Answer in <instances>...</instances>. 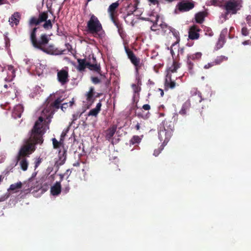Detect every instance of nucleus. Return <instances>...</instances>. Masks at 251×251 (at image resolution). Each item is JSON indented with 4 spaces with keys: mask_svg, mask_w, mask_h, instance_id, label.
<instances>
[{
    "mask_svg": "<svg viewBox=\"0 0 251 251\" xmlns=\"http://www.w3.org/2000/svg\"><path fill=\"white\" fill-rule=\"evenodd\" d=\"M43 121L44 118L40 117L36 121L26 144L21 147L18 152L17 156V161H19L21 158L28 157L35 150V145L38 144H41L43 143V135L45 133L43 129Z\"/></svg>",
    "mask_w": 251,
    "mask_h": 251,
    "instance_id": "1",
    "label": "nucleus"
},
{
    "mask_svg": "<svg viewBox=\"0 0 251 251\" xmlns=\"http://www.w3.org/2000/svg\"><path fill=\"white\" fill-rule=\"evenodd\" d=\"M39 27H35L31 31L30 35V40L32 46L43 52L49 54L60 55L63 53L65 50H61L56 48L54 45H50L46 47L48 44L49 39L46 34H42L40 37L39 40L36 38V32Z\"/></svg>",
    "mask_w": 251,
    "mask_h": 251,
    "instance_id": "2",
    "label": "nucleus"
},
{
    "mask_svg": "<svg viewBox=\"0 0 251 251\" xmlns=\"http://www.w3.org/2000/svg\"><path fill=\"white\" fill-rule=\"evenodd\" d=\"M86 28L87 32L92 34L95 38H102L105 35L101 24L94 14L91 15L90 18L87 23Z\"/></svg>",
    "mask_w": 251,
    "mask_h": 251,
    "instance_id": "3",
    "label": "nucleus"
},
{
    "mask_svg": "<svg viewBox=\"0 0 251 251\" xmlns=\"http://www.w3.org/2000/svg\"><path fill=\"white\" fill-rule=\"evenodd\" d=\"M48 18V13L47 11L42 12L39 13L38 18L32 17L29 21V25L30 26L38 25L42 22H45L43 27L46 30L51 29L52 27V23L50 20H47Z\"/></svg>",
    "mask_w": 251,
    "mask_h": 251,
    "instance_id": "4",
    "label": "nucleus"
},
{
    "mask_svg": "<svg viewBox=\"0 0 251 251\" xmlns=\"http://www.w3.org/2000/svg\"><path fill=\"white\" fill-rule=\"evenodd\" d=\"M242 7L241 0H227L224 2L223 9L225 10V16L235 15Z\"/></svg>",
    "mask_w": 251,
    "mask_h": 251,
    "instance_id": "5",
    "label": "nucleus"
},
{
    "mask_svg": "<svg viewBox=\"0 0 251 251\" xmlns=\"http://www.w3.org/2000/svg\"><path fill=\"white\" fill-rule=\"evenodd\" d=\"M57 79L62 86L65 85L69 82V74L67 67H65L61 70H57Z\"/></svg>",
    "mask_w": 251,
    "mask_h": 251,
    "instance_id": "6",
    "label": "nucleus"
},
{
    "mask_svg": "<svg viewBox=\"0 0 251 251\" xmlns=\"http://www.w3.org/2000/svg\"><path fill=\"white\" fill-rule=\"evenodd\" d=\"M172 135L173 133L171 132V130L169 131L167 130L162 128L161 127H160V129L158 131V138L161 141H163L162 144L166 146L171 139Z\"/></svg>",
    "mask_w": 251,
    "mask_h": 251,
    "instance_id": "7",
    "label": "nucleus"
},
{
    "mask_svg": "<svg viewBox=\"0 0 251 251\" xmlns=\"http://www.w3.org/2000/svg\"><path fill=\"white\" fill-rule=\"evenodd\" d=\"M194 6L195 4L193 1L184 0L178 2L176 7L179 11L183 12L192 9Z\"/></svg>",
    "mask_w": 251,
    "mask_h": 251,
    "instance_id": "8",
    "label": "nucleus"
},
{
    "mask_svg": "<svg viewBox=\"0 0 251 251\" xmlns=\"http://www.w3.org/2000/svg\"><path fill=\"white\" fill-rule=\"evenodd\" d=\"M201 30L197 25H193L189 28L188 32L189 38L191 40H197L200 37L199 32Z\"/></svg>",
    "mask_w": 251,
    "mask_h": 251,
    "instance_id": "9",
    "label": "nucleus"
},
{
    "mask_svg": "<svg viewBox=\"0 0 251 251\" xmlns=\"http://www.w3.org/2000/svg\"><path fill=\"white\" fill-rule=\"evenodd\" d=\"M119 2L117 1L114 3L111 4L107 9V12L109 15L110 19H113V18L117 17V9L119 6Z\"/></svg>",
    "mask_w": 251,
    "mask_h": 251,
    "instance_id": "10",
    "label": "nucleus"
},
{
    "mask_svg": "<svg viewBox=\"0 0 251 251\" xmlns=\"http://www.w3.org/2000/svg\"><path fill=\"white\" fill-rule=\"evenodd\" d=\"M117 128V125H113L105 131V138L106 140L111 141L113 144V137Z\"/></svg>",
    "mask_w": 251,
    "mask_h": 251,
    "instance_id": "11",
    "label": "nucleus"
},
{
    "mask_svg": "<svg viewBox=\"0 0 251 251\" xmlns=\"http://www.w3.org/2000/svg\"><path fill=\"white\" fill-rule=\"evenodd\" d=\"M125 50L128 58L130 59L131 62L134 66H138L139 63H140V59L136 56L133 52L128 48H125Z\"/></svg>",
    "mask_w": 251,
    "mask_h": 251,
    "instance_id": "12",
    "label": "nucleus"
},
{
    "mask_svg": "<svg viewBox=\"0 0 251 251\" xmlns=\"http://www.w3.org/2000/svg\"><path fill=\"white\" fill-rule=\"evenodd\" d=\"M162 128L167 130L169 131L171 130V132H173V130L174 129V123L170 119L168 118L165 119V120L162 122Z\"/></svg>",
    "mask_w": 251,
    "mask_h": 251,
    "instance_id": "13",
    "label": "nucleus"
},
{
    "mask_svg": "<svg viewBox=\"0 0 251 251\" xmlns=\"http://www.w3.org/2000/svg\"><path fill=\"white\" fill-rule=\"evenodd\" d=\"M63 100V99H62L61 97H59L55 100L53 102L51 103L50 106V109L52 110V111L51 112V115L54 114V111L55 110H57L60 108L61 103L62 102Z\"/></svg>",
    "mask_w": 251,
    "mask_h": 251,
    "instance_id": "14",
    "label": "nucleus"
},
{
    "mask_svg": "<svg viewBox=\"0 0 251 251\" xmlns=\"http://www.w3.org/2000/svg\"><path fill=\"white\" fill-rule=\"evenodd\" d=\"M61 192L60 181H56L50 188V193L53 196H58Z\"/></svg>",
    "mask_w": 251,
    "mask_h": 251,
    "instance_id": "15",
    "label": "nucleus"
},
{
    "mask_svg": "<svg viewBox=\"0 0 251 251\" xmlns=\"http://www.w3.org/2000/svg\"><path fill=\"white\" fill-rule=\"evenodd\" d=\"M176 85V84L175 80H172V76L169 74L168 75H166L165 82V88L166 89L169 88L173 89L175 88Z\"/></svg>",
    "mask_w": 251,
    "mask_h": 251,
    "instance_id": "16",
    "label": "nucleus"
},
{
    "mask_svg": "<svg viewBox=\"0 0 251 251\" xmlns=\"http://www.w3.org/2000/svg\"><path fill=\"white\" fill-rule=\"evenodd\" d=\"M21 19V15L18 12H15L12 15L11 17L9 19V22L11 26L14 25H17Z\"/></svg>",
    "mask_w": 251,
    "mask_h": 251,
    "instance_id": "17",
    "label": "nucleus"
},
{
    "mask_svg": "<svg viewBox=\"0 0 251 251\" xmlns=\"http://www.w3.org/2000/svg\"><path fill=\"white\" fill-rule=\"evenodd\" d=\"M23 111V106L21 104L17 105L14 108L12 116L14 118H20Z\"/></svg>",
    "mask_w": 251,
    "mask_h": 251,
    "instance_id": "18",
    "label": "nucleus"
},
{
    "mask_svg": "<svg viewBox=\"0 0 251 251\" xmlns=\"http://www.w3.org/2000/svg\"><path fill=\"white\" fill-rule=\"evenodd\" d=\"M87 65L90 70L97 72L100 75L102 78H105V75L101 74V71L100 64H98L97 63L91 64L89 62V64H87Z\"/></svg>",
    "mask_w": 251,
    "mask_h": 251,
    "instance_id": "19",
    "label": "nucleus"
},
{
    "mask_svg": "<svg viewBox=\"0 0 251 251\" xmlns=\"http://www.w3.org/2000/svg\"><path fill=\"white\" fill-rule=\"evenodd\" d=\"M33 179L32 178L28 179V180L27 182H25L24 183V189H23V192L25 193H29L31 190L34 188L33 186V183L32 182Z\"/></svg>",
    "mask_w": 251,
    "mask_h": 251,
    "instance_id": "20",
    "label": "nucleus"
},
{
    "mask_svg": "<svg viewBox=\"0 0 251 251\" xmlns=\"http://www.w3.org/2000/svg\"><path fill=\"white\" fill-rule=\"evenodd\" d=\"M206 16V12L205 11H201L195 14V19L196 23L202 24L204 21V18Z\"/></svg>",
    "mask_w": 251,
    "mask_h": 251,
    "instance_id": "21",
    "label": "nucleus"
},
{
    "mask_svg": "<svg viewBox=\"0 0 251 251\" xmlns=\"http://www.w3.org/2000/svg\"><path fill=\"white\" fill-rule=\"evenodd\" d=\"M191 107V102L190 100H186L182 105L181 109L179 113L180 115H185L186 114L187 111H188Z\"/></svg>",
    "mask_w": 251,
    "mask_h": 251,
    "instance_id": "22",
    "label": "nucleus"
},
{
    "mask_svg": "<svg viewBox=\"0 0 251 251\" xmlns=\"http://www.w3.org/2000/svg\"><path fill=\"white\" fill-rule=\"evenodd\" d=\"M180 65L176 61H174L172 65L167 70V75L169 74L172 76V74L176 72L177 70L180 67Z\"/></svg>",
    "mask_w": 251,
    "mask_h": 251,
    "instance_id": "23",
    "label": "nucleus"
},
{
    "mask_svg": "<svg viewBox=\"0 0 251 251\" xmlns=\"http://www.w3.org/2000/svg\"><path fill=\"white\" fill-rule=\"evenodd\" d=\"M77 62L78 63V65L77 67V69L79 71H84L86 67H88L87 64H89V62H86V60L85 59H78Z\"/></svg>",
    "mask_w": 251,
    "mask_h": 251,
    "instance_id": "24",
    "label": "nucleus"
},
{
    "mask_svg": "<svg viewBox=\"0 0 251 251\" xmlns=\"http://www.w3.org/2000/svg\"><path fill=\"white\" fill-rule=\"evenodd\" d=\"M101 103L100 101L98 102L95 108L92 109L90 110L88 113L89 116H96L100 112L101 109Z\"/></svg>",
    "mask_w": 251,
    "mask_h": 251,
    "instance_id": "25",
    "label": "nucleus"
},
{
    "mask_svg": "<svg viewBox=\"0 0 251 251\" xmlns=\"http://www.w3.org/2000/svg\"><path fill=\"white\" fill-rule=\"evenodd\" d=\"M94 88L93 87L90 88L89 92L86 94V100L91 103L94 102Z\"/></svg>",
    "mask_w": 251,
    "mask_h": 251,
    "instance_id": "26",
    "label": "nucleus"
},
{
    "mask_svg": "<svg viewBox=\"0 0 251 251\" xmlns=\"http://www.w3.org/2000/svg\"><path fill=\"white\" fill-rule=\"evenodd\" d=\"M193 99H194L196 101H198L199 102H201L203 100L201 93L200 91H198L197 89L194 90Z\"/></svg>",
    "mask_w": 251,
    "mask_h": 251,
    "instance_id": "27",
    "label": "nucleus"
},
{
    "mask_svg": "<svg viewBox=\"0 0 251 251\" xmlns=\"http://www.w3.org/2000/svg\"><path fill=\"white\" fill-rule=\"evenodd\" d=\"M74 98L72 99L71 101H70L69 102H64L63 103H61V105L60 106L61 109L63 111H65L69 107H72V106L74 104Z\"/></svg>",
    "mask_w": 251,
    "mask_h": 251,
    "instance_id": "28",
    "label": "nucleus"
},
{
    "mask_svg": "<svg viewBox=\"0 0 251 251\" xmlns=\"http://www.w3.org/2000/svg\"><path fill=\"white\" fill-rule=\"evenodd\" d=\"M23 184L21 181L10 185L8 191H15L22 188Z\"/></svg>",
    "mask_w": 251,
    "mask_h": 251,
    "instance_id": "29",
    "label": "nucleus"
},
{
    "mask_svg": "<svg viewBox=\"0 0 251 251\" xmlns=\"http://www.w3.org/2000/svg\"><path fill=\"white\" fill-rule=\"evenodd\" d=\"M21 160L20 161V165L21 169L25 171L27 170L28 165V163L26 158H21Z\"/></svg>",
    "mask_w": 251,
    "mask_h": 251,
    "instance_id": "30",
    "label": "nucleus"
},
{
    "mask_svg": "<svg viewBox=\"0 0 251 251\" xmlns=\"http://www.w3.org/2000/svg\"><path fill=\"white\" fill-rule=\"evenodd\" d=\"M141 138L138 135H134L130 140L129 143L130 145H134L139 144L141 141Z\"/></svg>",
    "mask_w": 251,
    "mask_h": 251,
    "instance_id": "31",
    "label": "nucleus"
},
{
    "mask_svg": "<svg viewBox=\"0 0 251 251\" xmlns=\"http://www.w3.org/2000/svg\"><path fill=\"white\" fill-rule=\"evenodd\" d=\"M201 52H197L195 54H190L187 55V58L189 60H199L201 58Z\"/></svg>",
    "mask_w": 251,
    "mask_h": 251,
    "instance_id": "32",
    "label": "nucleus"
},
{
    "mask_svg": "<svg viewBox=\"0 0 251 251\" xmlns=\"http://www.w3.org/2000/svg\"><path fill=\"white\" fill-rule=\"evenodd\" d=\"M210 3L212 5L219 6L223 8L224 2L222 0H210Z\"/></svg>",
    "mask_w": 251,
    "mask_h": 251,
    "instance_id": "33",
    "label": "nucleus"
},
{
    "mask_svg": "<svg viewBox=\"0 0 251 251\" xmlns=\"http://www.w3.org/2000/svg\"><path fill=\"white\" fill-rule=\"evenodd\" d=\"M227 60V57H226L225 56L221 55L220 56H218L214 60V63L215 65H218V64H220V63H221L223 61H226Z\"/></svg>",
    "mask_w": 251,
    "mask_h": 251,
    "instance_id": "34",
    "label": "nucleus"
},
{
    "mask_svg": "<svg viewBox=\"0 0 251 251\" xmlns=\"http://www.w3.org/2000/svg\"><path fill=\"white\" fill-rule=\"evenodd\" d=\"M111 20L117 28H120L122 26V24L120 22L117 17L113 18V19H111Z\"/></svg>",
    "mask_w": 251,
    "mask_h": 251,
    "instance_id": "35",
    "label": "nucleus"
},
{
    "mask_svg": "<svg viewBox=\"0 0 251 251\" xmlns=\"http://www.w3.org/2000/svg\"><path fill=\"white\" fill-rule=\"evenodd\" d=\"M165 146V145L161 144L160 145V146L157 149H155L154 150V152H153V155L155 156H157L160 154V153L161 152V151L163 150Z\"/></svg>",
    "mask_w": 251,
    "mask_h": 251,
    "instance_id": "36",
    "label": "nucleus"
},
{
    "mask_svg": "<svg viewBox=\"0 0 251 251\" xmlns=\"http://www.w3.org/2000/svg\"><path fill=\"white\" fill-rule=\"evenodd\" d=\"M187 65L189 72L192 73L194 63L191 61V60H189L188 58H187Z\"/></svg>",
    "mask_w": 251,
    "mask_h": 251,
    "instance_id": "37",
    "label": "nucleus"
},
{
    "mask_svg": "<svg viewBox=\"0 0 251 251\" xmlns=\"http://www.w3.org/2000/svg\"><path fill=\"white\" fill-rule=\"evenodd\" d=\"M227 33H228V31H227V29L226 28L223 29L221 32L219 38L225 40L226 37V35L227 34Z\"/></svg>",
    "mask_w": 251,
    "mask_h": 251,
    "instance_id": "38",
    "label": "nucleus"
},
{
    "mask_svg": "<svg viewBox=\"0 0 251 251\" xmlns=\"http://www.w3.org/2000/svg\"><path fill=\"white\" fill-rule=\"evenodd\" d=\"M226 40H224L219 38L216 45L217 49L218 50L222 48Z\"/></svg>",
    "mask_w": 251,
    "mask_h": 251,
    "instance_id": "39",
    "label": "nucleus"
},
{
    "mask_svg": "<svg viewBox=\"0 0 251 251\" xmlns=\"http://www.w3.org/2000/svg\"><path fill=\"white\" fill-rule=\"evenodd\" d=\"M66 151H64L63 153V156L62 157H60V162L59 163V165H62L66 160Z\"/></svg>",
    "mask_w": 251,
    "mask_h": 251,
    "instance_id": "40",
    "label": "nucleus"
},
{
    "mask_svg": "<svg viewBox=\"0 0 251 251\" xmlns=\"http://www.w3.org/2000/svg\"><path fill=\"white\" fill-rule=\"evenodd\" d=\"M52 141L53 148L54 149H57L59 148L61 144V141L60 142H58L55 138H53Z\"/></svg>",
    "mask_w": 251,
    "mask_h": 251,
    "instance_id": "41",
    "label": "nucleus"
},
{
    "mask_svg": "<svg viewBox=\"0 0 251 251\" xmlns=\"http://www.w3.org/2000/svg\"><path fill=\"white\" fill-rule=\"evenodd\" d=\"M131 87L134 93H138L141 90V88L135 84H132Z\"/></svg>",
    "mask_w": 251,
    "mask_h": 251,
    "instance_id": "42",
    "label": "nucleus"
},
{
    "mask_svg": "<svg viewBox=\"0 0 251 251\" xmlns=\"http://www.w3.org/2000/svg\"><path fill=\"white\" fill-rule=\"evenodd\" d=\"M179 41V39H177V41L176 42H175L174 43H173L171 46V49H170V52H171V53L173 57H174V55L175 54V53L174 51V50L173 49V47H175V46L177 45V44L178 43Z\"/></svg>",
    "mask_w": 251,
    "mask_h": 251,
    "instance_id": "43",
    "label": "nucleus"
},
{
    "mask_svg": "<svg viewBox=\"0 0 251 251\" xmlns=\"http://www.w3.org/2000/svg\"><path fill=\"white\" fill-rule=\"evenodd\" d=\"M241 33L243 36H248L249 34V31L246 27H242Z\"/></svg>",
    "mask_w": 251,
    "mask_h": 251,
    "instance_id": "44",
    "label": "nucleus"
},
{
    "mask_svg": "<svg viewBox=\"0 0 251 251\" xmlns=\"http://www.w3.org/2000/svg\"><path fill=\"white\" fill-rule=\"evenodd\" d=\"M91 79L92 82L95 84H98L100 82V79H99L98 77H91Z\"/></svg>",
    "mask_w": 251,
    "mask_h": 251,
    "instance_id": "45",
    "label": "nucleus"
},
{
    "mask_svg": "<svg viewBox=\"0 0 251 251\" xmlns=\"http://www.w3.org/2000/svg\"><path fill=\"white\" fill-rule=\"evenodd\" d=\"M150 114L149 112H148L145 115H144L143 114L139 113L137 114V116L139 117H141L143 119H147L149 117Z\"/></svg>",
    "mask_w": 251,
    "mask_h": 251,
    "instance_id": "46",
    "label": "nucleus"
},
{
    "mask_svg": "<svg viewBox=\"0 0 251 251\" xmlns=\"http://www.w3.org/2000/svg\"><path fill=\"white\" fill-rule=\"evenodd\" d=\"M134 66L135 67L136 74L137 75H139V70L141 67V64L140 63H139V64H138V66Z\"/></svg>",
    "mask_w": 251,
    "mask_h": 251,
    "instance_id": "47",
    "label": "nucleus"
},
{
    "mask_svg": "<svg viewBox=\"0 0 251 251\" xmlns=\"http://www.w3.org/2000/svg\"><path fill=\"white\" fill-rule=\"evenodd\" d=\"M142 108L145 110L149 111L151 109V106L148 104H146L143 105Z\"/></svg>",
    "mask_w": 251,
    "mask_h": 251,
    "instance_id": "48",
    "label": "nucleus"
},
{
    "mask_svg": "<svg viewBox=\"0 0 251 251\" xmlns=\"http://www.w3.org/2000/svg\"><path fill=\"white\" fill-rule=\"evenodd\" d=\"M42 160V159L41 158H39L37 159V160L35 162V168H37L39 166L40 164L41 163Z\"/></svg>",
    "mask_w": 251,
    "mask_h": 251,
    "instance_id": "49",
    "label": "nucleus"
},
{
    "mask_svg": "<svg viewBox=\"0 0 251 251\" xmlns=\"http://www.w3.org/2000/svg\"><path fill=\"white\" fill-rule=\"evenodd\" d=\"M215 65L214 62L212 63H208L207 64L205 65L204 67L205 69H209V68Z\"/></svg>",
    "mask_w": 251,
    "mask_h": 251,
    "instance_id": "50",
    "label": "nucleus"
},
{
    "mask_svg": "<svg viewBox=\"0 0 251 251\" xmlns=\"http://www.w3.org/2000/svg\"><path fill=\"white\" fill-rule=\"evenodd\" d=\"M157 24L156 23H153V25L151 26V30H152V31H156L157 29H158L157 28Z\"/></svg>",
    "mask_w": 251,
    "mask_h": 251,
    "instance_id": "51",
    "label": "nucleus"
},
{
    "mask_svg": "<svg viewBox=\"0 0 251 251\" xmlns=\"http://www.w3.org/2000/svg\"><path fill=\"white\" fill-rule=\"evenodd\" d=\"M242 44L244 46L246 45H251V41L250 40H248L246 41H245L242 42Z\"/></svg>",
    "mask_w": 251,
    "mask_h": 251,
    "instance_id": "52",
    "label": "nucleus"
},
{
    "mask_svg": "<svg viewBox=\"0 0 251 251\" xmlns=\"http://www.w3.org/2000/svg\"><path fill=\"white\" fill-rule=\"evenodd\" d=\"M246 20H247V23L250 25H251V16H248L246 18Z\"/></svg>",
    "mask_w": 251,
    "mask_h": 251,
    "instance_id": "53",
    "label": "nucleus"
},
{
    "mask_svg": "<svg viewBox=\"0 0 251 251\" xmlns=\"http://www.w3.org/2000/svg\"><path fill=\"white\" fill-rule=\"evenodd\" d=\"M70 190V187H69V184H68L67 186H66L63 189V191H64V192L65 193H67L69 192Z\"/></svg>",
    "mask_w": 251,
    "mask_h": 251,
    "instance_id": "54",
    "label": "nucleus"
},
{
    "mask_svg": "<svg viewBox=\"0 0 251 251\" xmlns=\"http://www.w3.org/2000/svg\"><path fill=\"white\" fill-rule=\"evenodd\" d=\"M148 0L153 5H155V4H157L158 3V1L157 0Z\"/></svg>",
    "mask_w": 251,
    "mask_h": 251,
    "instance_id": "55",
    "label": "nucleus"
},
{
    "mask_svg": "<svg viewBox=\"0 0 251 251\" xmlns=\"http://www.w3.org/2000/svg\"><path fill=\"white\" fill-rule=\"evenodd\" d=\"M159 26H160L161 28L164 29L165 28H167L168 26L166 24L164 23L160 24L159 25Z\"/></svg>",
    "mask_w": 251,
    "mask_h": 251,
    "instance_id": "56",
    "label": "nucleus"
},
{
    "mask_svg": "<svg viewBox=\"0 0 251 251\" xmlns=\"http://www.w3.org/2000/svg\"><path fill=\"white\" fill-rule=\"evenodd\" d=\"M118 31L119 33L121 35V34L123 33V32L124 31L123 26H122L121 28H118Z\"/></svg>",
    "mask_w": 251,
    "mask_h": 251,
    "instance_id": "57",
    "label": "nucleus"
},
{
    "mask_svg": "<svg viewBox=\"0 0 251 251\" xmlns=\"http://www.w3.org/2000/svg\"><path fill=\"white\" fill-rule=\"evenodd\" d=\"M135 129L137 130H139L140 129V124L139 123H137L135 126Z\"/></svg>",
    "mask_w": 251,
    "mask_h": 251,
    "instance_id": "58",
    "label": "nucleus"
},
{
    "mask_svg": "<svg viewBox=\"0 0 251 251\" xmlns=\"http://www.w3.org/2000/svg\"><path fill=\"white\" fill-rule=\"evenodd\" d=\"M64 175L63 174H60L59 175V176H60V180L59 181H60V183L62 182V181L63 180V178H64Z\"/></svg>",
    "mask_w": 251,
    "mask_h": 251,
    "instance_id": "59",
    "label": "nucleus"
},
{
    "mask_svg": "<svg viewBox=\"0 0 251 251\" xmlns=\"http://www.w3.org/2000/svg\"><path fill=\"white\" fill-rule=\"evenodd\" d=\"M158 90L160 92V95L161 97H163L164 96V91L163 90L161 89H158Z\"/></svg>",
    "mask_w": 251,
    "mask_h": 251,
    "instance_id": "60",
    "label": "nucleus"
},
{
    "mask_svg": "<svg viewBox=\"0 0 251 251\" xmlns=\"http://www.w3.org/2000/svg\"><path fill=\"white\" fill-rule=\"evenodd\" d=\"M65 135H66V134H65L64 132H63L61 133V139H60V140H61H61H63L62 138H63V137H64Z\"/></svg>",
    "mask_w": 251,
    "mask_h": 251,
    "instance_id": "61",
    "label": "nucleus"
},
{
    "mask_svg": "<svg viewBox=\"0 0 251 251\" xmlns=\"http://www.w3.org/2000/svg\"><path fill=\"white\" fill-rule=\"evenodd\" d=\"M178 53L180 54H183V49H180L178 50Z\"/></svg>",
    "mask_w": 251,
    "mask_h": 251,
    "instance_id": "62",
    "label": "nucleus"
},
{
    "mask_svg": "<svg viewBox=\"0 0 251 251\" xmlns=\"http://www.w3.org/2000/svg\"><path fill=\"white\" fill-rule=\"evenodd\" d=\"M8 87H9V86L7 84L4 85V87L6 89H7Z\"/></svg>",
    "mask_w": 251,
    "mask_h": 251,
    "instance_id": "63",
    "label": "nucleus"
},
{
    "mask_svg": "<svg viewBox=\"0 0 251 251\" xmlns=\"http://www.w3.org/2000/svg\"><path fill=\"white\" fill-rule=\"evenodd\" d=\"M79 163H77L76 164H74V166H79Z\"/></svg>",
    "mask_w": 251,
    "mask_h": 251,
    "instance_id": "64",
    "label": "nucleus"
}]
</instances>
